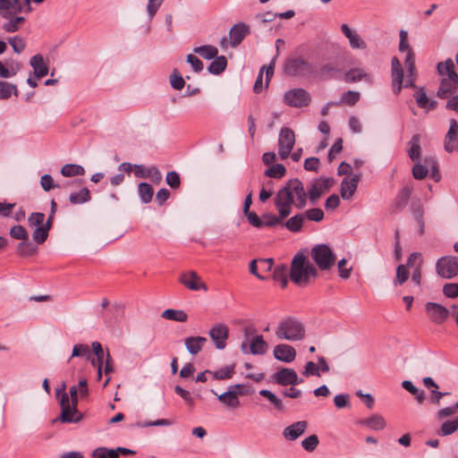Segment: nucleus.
<instances>
[{
	"label": "nucleus",
	"instance_id": "69168bd1",
	"mask_svg": "<svg viewBox=\"0 0 458 458\" xmlns=\"http://www.w3.org/2000/svg\"><path fill=\"white\" fill-rule=\"evenodd\" d=\"M399 37H400L399 50L401 52H408L409 50H412L409 45L407 31L402 30L400 31Z\"/></svg>",
	"mask_w": 458,
	"mask_h": 458
},
{
	"label": "nucleus",
	"instance_id": "f257e3e1",
	"mask_svg": "<svg viewBox=\"0 0 458 458\" xmlns=\"http://www.w3.org/2000/svg\"><path fill=\"white\" fill-rule=\"evenodd\" d=\"M308 195L303 183L297 178L289 180L275 197V206L284 216L292 213V206L302 209L307 204Z\"/></svg>",
	"mask_w": 458,
	"mask_h": 458
},
{
	"label": "nucleus",
	"instance_id": "cd10ccee",
	"mask_svg": "<svg viewBox=\"0 0 458 458\" xmlns=\"http://www.w3.org/2000/svg\"><path fill=\"white\" fill-rule=\"evenodd\" d=\"M211 393L217 395V399L231 409H237L240 407V400L233 392L226 391L221 394H217L215 390H211Z\"/></svg>",
	"mask_w": 458,
	"mask_h": 458
},
{
	"label": "nucleus",
	"instance_id": "2eb2a0df",
	"mask_svg": "<svg viewBox=\"0 0 458 458\" xmlns=\"http://www.w3.org/2000/svg\"><path fill=\"white\" fill-rule=\"evenodd\" d=\"M267 349L268 345L261 335H256L250 339L249 349L247 342H243L241 344V351L243 353L250 352L253 355H263L267 352Z\"/></svg>",
	"mask_w": 458,
	"mask_h": 458
},
{
	"label": "nucleus",
	"instance_id": "e2e57ef3",
	"mask_svg": "<svg viewBox=\"0 0 458 458\" xmlns=\"http://www.w3.org/2000/svg\"><path fill=\"white\" fill-rule=\"evenodd\" d=\"M165 181H166V183L173 189L178 188L181 183L180 176L174 171H171V172L167 173Z\"/></svg>",
	"mask_w": 458,
	"mask_h": 458
},
{
	"label": "nucleus",
	"instance_id": "4be33fe9",
	"mask_svg": "<svg viewBox=\"0 0 458 458\" xmlns=\"http://www.w3.org/2000/svg\"><path fill=\"white\" fill-rule=\"evenodd\" d=\"M308 428L306 420H300L291 424L283 430V436L289 441H294L304 434Z\"/></svg>",
	"mask_w": 458,
	"mask_h": 458
},
{
	"label": "nucleus",
	"instance_id": "412c9836",
	"mask_svg": "<svg viewBox=\"0 0 458 458\" xmlns=\"http://www.w3.org/2000/svg\"><path fill=\"white\" fill-rule=\"evenodd\" d=\"M30 67L33 68L35 79H41L47 75L49 72L48 60L38 54L30 58Z\"/></svg>",
	"mask_w": 458,
	"mask_h": 458
},
{
	"label": "nucleus",
	"instance_id": "4468645a",
	"mask_svg": "<svg viewBox=\"0 0 458 458\" xmlns=\"http://www.w3.org/2000/svg\"><path fill=\"white\" fill-rule=\"evenodd\" d=\"M425 310L429 319L437 325L444 323L449 317V310L445 306L437 302H427Z\"/></svg>",
	"mask_w": 458,
	"mask_h": 458
},
{
	"label": "nucleus",
	"instance_id": "4c0bfd02",
	"mask_svg": "<svg viewBox=\"0 0 458 458\" xmlns=\"http://www.w3.org/2000/svg\"><path fill=\"white\" fill-rule=\"evenodd\" d=\"M361 423L373 430H382L386 427L385 420L377 414L362 420Z\"/></svg>",
	"mask_w": 458,
	"mask_h": 458
},
{
	"label": "nucleus",
	"instance_id": "8fccbe9b",
	"mask_svg": "<svg viewBox=\"0 0 458 458\" xmlns=\"http://www.w3.org/2000/svg\"><path fill=\"white\" fill-rule=\"evenodd\" d=\"M85 357L88 360L91 358L89 347L86 344H75L72 348V358L73 357Z\"/></svg>",
	"mask_w": 458,
	"mask_h": 458
},
{
	"label": "nucleus",
	"instance_id": "864d4df0",
	"mask_svg": "<svg viewBox=\"0 0 458 458\" xmlns=\"http://www.w3.org/2000/svg\"><path fill=\"white\" fill-rule=\"evenodd\" d=\"M409 278V272L405 265H399L396 268V278L394 282L395 285H402Z\"/></svg>",
	"mask_w": 458,
	"mask_h": 458
},
{
	"label": "nucleus",
	"instance_id": "bf43d9fd",
	"mask_svg": "<svg viewBox=\"0 0 458 458\" xmlns=\"http://www.w3.org/2000/svg\"><path fill=\"white\" fill-rule=\"evenodd\" d=\"M170 83L171 86L176 90L182 89L185 85L183 78L176 70L170 76Z\"/></svg>",
	"mask_w": 458,
	"mask_h": 458
},
{
	"label": "nucleus",
	"instance_id": "393cba45",
	"mask_svg": "<svg viewBox=\"0 0 458 458\" xmlns=\"http://www.w3.org/2000/svg\"><path fill=\"white\" fill-rule=\"evenodd\" d=\"M360 174H354L351 179L344 178L341 182V197L344 199H350L355 193L359 181Z\"/></svg>",
	"mask_w": 458,
	"mask_h": 458
},
{
	"label": "nucleus",
	"instance_id": "de8ad7c7",
	"mask_svg": "<svg viewBox=\"0 0 458 458\" xmlns=\"http://www.w3.org/2000/svg\"><path fill=\"white\" fill-rule=\"evenodd\" d=\"M458 429V417L454 420L445 421L440 428L439 434L441 436H449Z\"/></svg>",
	"mask_w": 458,
	"mask_h": 458
},
{
	"label": "nucleus",
	"instance_id": "c03bdc74",
	"mask_svg": "<svg viewBox=\"0 0 458 458\" xmlns=\"http://www.w3.org/2000/svg\"><path fill=\"white\" fill-rule=\"evenodd\" d=\"M259 394L266 397L276 409L277 411H284V406L280 398H278L274 393L267 389H262L259 391Z\"/></svg>",
	"mask_w": 458,
	"mask_h": 458
},
{
	"label": "nucleus",
	"instance_id": "6ab92c4d",
	"mask_svg": "<svg viewBox=\"0 0 458 458\" xmlns=\"http://www.w3.org/2000/svg\"><path fill=\"white\" fill-rule=\"evenodd\" d=\"M330 180L328 178H321L316 180L309 189L308 196L311 204H315L321 195L330 188Z\"/></svg>",
	"mask_w": 458,
	"mask_h": 458
},
{
	"label": "nucleus",
	"instance_id": "052dcab7",
	"mask_svg": "<svg viewBox=\"0 0 458 458\" xmlns=\"http://www.w3.org/2000/svg\"><path fill=\"white\" fill-rule=\"evenodd\" d=\"M428 173V167L420 163H416L412 167V175L417 180L424 179L427 176Z\"/></svg>",
	"mask_w": 458,
	"mask_h": 458
},
{
	"label": "nucleus",
	"instance_id": "f8f14e48",
	"mask_svg": "<svg viewBox=\"0 0 458 458\" xmlns=\"http://www.w3.org/2000/svg\"><path fill=\"white\" fill-rule=\"evenodd\" d=\"M209 337L218 350H224L229 337V327L223 323L215 324L208 332Z\"/></svg>",
	"mask_w": 458,
	"mask_h": 458
},
{
	"label": "nucleus",
	"instance_id": "a19ab883",
	"mask_svg": "<svg viewBox=\"0 0 458 458\" xmlns=\"http://www.w3.org/2000/svg\"><path fill=\"white\" fill-rule=\"evenodd\" d=\"M287 216H284V215L283 216L280 211H278V216L271 214V213H267L262 216L263 227L264 226L273 227L277 225H281V224H283L284 219L286 218Z\"/></svg>",
	"mask_w": 458,
	"mask_h": 458
},
{
	"label": "nucleus",
	"instance_id": "58836bf2",
	"mask_svg": "<svg viewBox=\"0 0 458 458\" xmlns=\"http://www.w3.org/2000/svg\"><path fill=\"white\" fill-rule=\"evenodd\" d=\"M61 174L64 177H73L83 175L85 169L83 166L76 164H66L61 168Z\"/></svg>",
	"mask_w": 458,
	"mask_h": 458
},
{
	"label": "nucleus",
	"instance_id": "a211bd4d",
	"mask_svg": "<svg viewBox=\"0 0 458 458\" xmlns=\"http://www.w3.org/2000/svg\"><path fill=\"white\" fill-rule=\"evenodd\" d=\"M449 130L445 138V149L451 153L458 149V123L455 119L449 122Z\"/></svg>",
	"mask_w": 458,
	"mask_h": 458
},
{
	"label": "nucleus",
	"instance_id": "c85d7f7f",
	"mask_svg": "<svg viewBox=\"0 0 458 458\" xmlns=\"http://www.w3.org/2000/svg\"><path fill=\"white\" fill-rule=\"evenodd\" d=\"M411 192H412L411 186L407 185V186L403 187V189H401L394 199V208L398 210H401L403 208H405L410 199Z\"/></svg>",
	"mask_w": 458,
	"mask_h": 458
},
{
	"label": "nucleus",
	"instance_id": "680f3d73",
	"mask_svg": "<svg viewBox=\"0 0 458 458\" xmlns=\"http://www.w3.org/2000/svg\"><path fill=\"white\" fill-rule=\"evenodd\" d=\"M305 217L310 221L320 222L324 218V212L318 208H310L306 211Z\"/></svg>",
	"mask_w": 458,
	"mask_h": 458
},
{
	"label": "nucleus",
	"instance_id": "9d476101",
	"mask_svg": "<svg viewBox=\"0 0 458 458\" xmlns=\"http://www.w3.org/2000/svg\"><path fill=\"white\" fill-rule=\"evenodd\" d=\"M295 144L294 131L288 127H283L278 136V155L281 159L289 157Z\"/></svg>",
	"mask_w": 458,
	"mask_h": 458
},
{
	"label": "nucleus",
	"instance_id": "4d7b16f0",
	"mask_svg": "<svg viewBox=\"0 0 458 458\" xmlns=\"http://www.w3.org/2000/svg\"><path fill=\"white\" fill-rule=\"evenodd\" d=\"M164 0H148L147 13L149 20H152L162 5Z\"/></svg>",
	"mask_w": 458,
	"mask_h": 458
},
{
	"label": "nucleus",
	"instance_id": "20e7f679",
	"mask_svg": "<svg viewBox=\"0 0 458 458\" xmlns=\"http://www.w3.org/2000/svg\"><path fill=\"white\" fill-rule=\"evenodd\" d=\"M437 72L443 76L437 96L440 98H446L453 94L458 86V74L454 72V64L451 58L444 63L440 62L437 66Z\"/></svg>",
	"mask_w": 458,
	"mask_h": 458
},
{
	"label": "nucleus",
	"instance_id": "0eeeda50",
	"mask_svg": "<svg viewBox=\"0 0 458 458\" xmlns=\"http://www.w3.org/2000/svg\"><path fill=\"white\" fill-rule=\"evenodd\" d=\"M284 71L288 76H306L313 73V67L307 61L295 57L285 61Z\"/></svg>",
	"mask_w": 458,
	"mask_h": 458
},
{
	"label": "nucleus",
	"instance_id": "0e129e2a",
	"mask_svg": "<svg viewBox=\"0 0 458 458\" xmlns=\"http://www.w3.org/2000/svg\"><path fill=\"white\" fill-rule=\"evenodd\" d=\"M9 43L13 47L14 52L17 54L21 53L26 47L25 41L18 37L9 38Z\"/></svg>",
	"mask_w": 458,
	"mask_h": 458
},
{
	"label": "nucleus",
	"instance_id": "e433bc0d",
	"mask_svg": "<svg viewBox=\"0 0 458 458\" xmlns=\"http://www.w3.org/2000/svg\"><path fill=\"white\" fill-rule=\"evenodd\" d=\"M138 192L141 201L145 204L152 200L154 195L153 187L148 182H140L138 185Z\"/></svg>",
	"mask_w": 458,
	"mask_h": 458
},
{
	"label": "nucleus",
	"instance_id": "473e14b6",
	"mask_svg": "<svg viewBox=\"0 0 458 458\" xmlns=\"http://www.w3.org/2000/svg\"><path fill=\"white\" fill-rule=\"evenodd\" d=\"M161 317L177 322H185L188 319L187 313L182 310L167 309L162 312Z\"/></svg>",
	"mask_w": 458,
	"mask_h": 458
},
{
	"label": "nucleus",
	"instance_id": "f03ea898",
	"mask_svg": "<svg viewBox=\"0 0 458 458\" xmlns=\"http://www.w3.org/2000/svg\"><path fill=\"white\" fill-rule=\"evenodd\" d=\"M318 276V269L307 259L303 253L294 255L290 268V279L299 286H306L310 279Z\"/></svg>",
	"mask_w": 458,
	"mask_h": 458
},
{
	"label": "nucleus",
	"instance_id": "774afa93",
	"mask_svg": "<svg viewBox=\"0 0 458 458\" xmlns=\"http://www.w3.org/2000/svg\"><path fill=\"white\" fill-rule=\"evenodd\" d=\"M10 234L13 238L21 240L26 238L27 232L21 225H15L11 228Z\"/></svg>",
	"mask_w": 458,
	"mask_h": 458
},
{
	"label": "nucleus",
	"instance_id": "39448f33",
	"mask_svg": "<svg viewBox=\"0 0 458 458\" xmlns=\"http://www.w3.org/2000/svg\"><path fill=\"white\" fill-rule=\"evenodd\" d=\"M275 334L280 340L295 342L304 337L305 328L300 320L288 317L280 320Z\"/></svg>",
	"mask_w": 458,
	"mask_h": 458
},
{
	"label": "nucleus",
	"instance_id": "338daca9",
	"mask_svg": "<svg viewBox=\"0 0 458 458\" xmlns=\"http://www.w3.org/2000/svg\"><path fill=\"white\" fill-rule=\"evenodd\" d=\"M249 223L257 228L263 227V218L259 217L255 212L250 211L245 215Z\"/></svg>",
	"mask_w": 458,
	"mask_h": 458
},
{
	"label": "nucleus",
	"instance_id": "f704fd0d",
	"mask_svg": "<svg viewBox=\"0 0 458 458\" xmlns=\"http://www.w3.org/2000/svg\"><path fill=\"white\" fill-rule=\"evenodd\" d=\"M288 276H290V271L286 265L276 267L273 276L276 281L280 283L283 288L286 287L288 284Z\"/></svg>",
	"mask_w": 458,
	"mask_h": 458
},
{
	"label": "nucleus",
	"instance_id": "2f4dec72",
	"mask_svg": "<svg viewBox=\"0 0 458 458\" xmlns=\"http://www.w3.org/2000/svg\"><path fill=\"white\" fill-rule=\"evenodd\" d=\"M226 65H227V60H226L225 56H224V55L217 56L216 55L215 58H213V61L210 63L209 66L208 67V71L209 73L218 75L225 70Z\"/></svg>",
	"mask_w": 458,
	"mask_h": 458
},
{
	"label": "nucleus",
	"instance_id": "423d86ee",
	"mask_svg": "<svg viewBox=\"0 0 458 458\" xmlns=\"http://www.w3.org/2000/svg\"><path fill=\"white\" fill-rule=\"evenodd\" d=\"M310 256L318 267L322 271L329 270L334 267L335 255L327 244H318L311 249Z\"/></svg>",
	"mask_w": 458,
	"mask_h": 458
},
{
	"label": "nucleus",
	"instance_id": "6e6552de",
	"mask_svg": "<svg viewBox=\"0 0 458 458\" xmlns=\"http://www.w3.org/2000/svg\"><path fill=\"white\" fill-rule=\"evenodd\" d=\"M283 100L289 106L301 108L309 106L311 98L304 89L296 88L287 90L284 95Z\"/></svg>",
	"mask_w": 458,
	"mask_h": 458
},
{
	"label": "nucleus",
	"instance_id": "6e6d98bb",
	"mask_svg": "<svg viewBox=\"0 0 458 458\" xmlns=\"http://www.w3.org/2000/svg\"><path fill=\"white\" fill-rule=\"evenodd\" d=\"M146 178L149 179L152 182L158 184L162 181V174L156 165L148 167V174Z\"/></svg>",
	"mask_w": 458,
	"mask_h": 458
},
{
	"label": "nucleus",
	"instance_id": "603ef678",
	"mask_svg": "<svg viewBox=\"0 0 458 458\" xmlns=\"http://www.w3.org/2000/svg\"><path fill=\"white\" fill-rule=\"evenodd\" d=\"M13 90L16 91L15 85L0 81V99H8Z\"/></svg>",
	"mask_w": 458,
	"mask_h": 458
},
{
	"label": "nucleus",
	"instance_id": "a18cd8bd",
	"mask_svg": "<svg viewBox=\"0 0 458 458\" xmlns=\"http://www.w3.org/2000/svg\"><path fill=\"white\" fill-rule=\"evenodd\" d=\"M286 169L282 164H276L265 171V175L270 178L279 179L284 176Z\"/></svg>",
	"mask_w": 458,
	"mask_h": 458
},
{
	"label": "nucleus",
	"instance_id": "13d9d810",
	"mask_svg": "<svg viewBox=\"0 0 458 458\" xmlns=\"http://www.w3.org/2000/svg\"><path fill=\"white\" fill-rule=\"evenodd\" d=\"M443 293L447 298L454 299L458 297V284L447 283L443 286Z\"/></svg>",
	"mask_w": 458,
	"mask_h": 458
},
{
	"label": "nucleus",
	"instance_id": "ddd939ff",
	"mask_svg": "<svg viewBox=\"0 0 458 458\" xmlns=\"http://www.w3.org/2000/svg\"><path fill=\"white\" fill-rule=\"evenodd\" d=\"M178 281L191 291L203 290L207 292L208 290V285L201 281L200 276L193 270L182 273Z\"/></svg>",
	"mask_w": 458,
	"mask_h": 458
},
{
	"label": "nucleus",
	"instance_id": "7c9ffc66",
	"mask_svg": "<svg viewBox=\"0 0 458 458\" xmlns=\"http://www.w3.org/2000/svg\"><path fill=\"white\" fill-rule=\"evenodd\" d=\"M91 199L90 192L88 188H81L79 191L72 192L69 196V201L72 205L83 204Z\"/></svg>",
	"mask_w": 458,
	"mask_h": 458
},
{
	"label": "nucleus",
	"instance_id": "1a4fd4ad",
	"mask_svg": "<svg viewBox=\"0 0 458 458\" xmlns=\"http://www.w3.org/2000/svg\"><path fill=\"white\" fill-rule=\"evenodd\" d=\"M437 273L439 276L451 279L458 275V257L446 256L437 259Z\"/></svg>",
	"mask_w": 458,
	"mask_h": 458
},
{
	"label": "nucleus",
	"instance_id": "5701e85b",
	"mask_svg": "<svg viewBox=\"0 0 458 458\" xmlns=\"http://www.w3.org/2000/svg\"><path fill=\"white\" fill-rule=\"evenodd\" d=\"M295 349L289 344H280L274 348V357L280 361L289 363L295 359Z\"/></svg>",
	"mask_w": 458,
	"mask_h": 458
},
{
	"label": "nucleus",
	"instance_id": "9b49d317",
	"mask_svg": "<svg viewBox=\"0 0 458 458\" xmlns=\"http://www.w3.org/2000/svg\"><path fill=\"white\" fill-rule=\"evenodd\" d=\"M61 415L60 420L64 423L79 422L82 415L77 410V405L70 403L68 394L64 393L61 396Z\"/></svg>",
	"mask_w": 458,
	"mask_h": 458
},
{
	"label": "nucleus",
	"instance_id": "bb28decb",
	"mask_svg": "<svg viewBox=\"0 0 458 458\" xmlns=\"http://www.w3.org/2000/svg\"><path fill=\"white\" fill-rule=\"evenodd\" d=\"M52 227V217H48L44 225L36 226L32 233L33 240L40 244L46 242L48 237V233Z\"/></svg>",
	"mask_w": 458,
	"mask_h": 458
},
{
	"label": "nucleus",
	"instance_id": "49530a36",
	"mask_svg": "<svg viewBox=\"0 0 458 458\" xmlns=\"http://www.w3.org/2000/svg\"><path fill=\"white\" fill-rule=\"evenodd\" d=\"M233 373H234L233 366H225L224 368H221L218 370L212 372V376L215 379L224 380V379L231 378L233 377Z\"/></svg>",
	"mask_w": 458,
	"mask_h": 458
},
{
	"label": "nucleus",
	"instance_id": "37998d69",
	"mask_svg": "<svg viewBox=\"0 0 458 458\" xmlns=\"http://www.w3.org/2000/svg\"><path fill=\"white\" fill-rule=\"evenodd\" d=\"M337 72H339V70L332 64H325L320 67L319 71H318L317 76L323 81L329 80L334 78L335 73Z\"/></svg>",
	"mask_w": 458,
	"mask_h": 458
},
{
	"label": "nucleus",
	"instance_id": "aec40b11",
	"mask_svg": "<svg viewBox=\"0 0 458 458\" xmlns=\"http://www.w3.org/2000/svg\"><path fill=\"white\" fill-rule=\"evenodd\" d=\"M274 377L276 383L281 386H294L302 382V380H299L295 370L288 368L278 370Z\"/></svg>",
	"mask_w": 458,
	"mask_h": 458
},
{
	"label": "nucleus",
	"instance_id": "5fc2aeb1",
	"mask_svg": "<svg viewBox=\"0 0 458 458\" xmlns=\"http://www.w3.org/2000/svg\"><path fill=\"white\" fill-rule=\"evenodd\" d=\"M40 185L45 191H50L60 187L59 184L55 183L53 177L47 174L41 176Z\"/></svg>",
	"mask_w": 458,
	"mask_h": 458
},
{
	"label": "nucleus",
	"instance_id": "09e8293b",
	"mask_svg": "<svg viewBox=\"0 0 458 458\" xmlns=\"http://www.w3.org/2000/svg\"><path fill=\"white\" fill-rule=\"evenodd\" d=\"M415 98L418 106L421 108H427L428 105V108H433L435 106V102L429 103L428 98L422 88L416 93Z\"/></svg>",
	"mask_w": 458,
	"mask_h": 458
},
{
	"label": "nucleus",
	"instance_id": "79ce46f5",
	"mask_svg": "<svg viewBox=\"0 0 458 458\" xmlns=\"http://www.w3.org/2000/svg\"><path fill=\"white\" fill-rule=\"evenodd\" d=\"M360 92L353 91V90H348L342 95L340 101L335 102V105L339 106L341 104H346V105L352 106H354L360 100Z\"/></svg>",
	"mask_w": 458,
	"mask_h": 458
},
{
	"label": "nucleus",
	"instance_id": "dca6fc26",
	"mask_svg": "<svg viewBox=\"0 0 458 458\" xmlns=\"http://www.w3.org/2000/svg\"><path fill=\"white\" fill-rule=\"evenodd\" d=\"M250 28L249 25L240 22L234 24L229 30V44L233 47L239 46L244 38L250 34Z\"/></svg>",
	"mask_w": 458,
	"mask_h": 458
},
{
	"label": "nucleus",
	"instance_id": "c756f323",
	"mask_svg": "<svg viewBox=\"0 0 458 458\" xmlns=\"http://www.w3.org/2000/svg\"><path fill=\"white\" fill-rule=\"evenodd\" d=\"M361 80H370V76L361 68H353L344 73V81L348 83L360 81Z\"/></svg>",
	"mask_w": 458,
	"mask_h": 458
},
{
	"label": "nucleus",
	"instance_id": "f3484780",
	"mask_svg": "<svg viewBox=\"0 0 458 458\" xmlns=\"http://www.w3.org/2000/svg\"><path fill=\"white\" fill-rule=\"evenodd\" d=\"M392 89L395 95L402 90L403 71L397 57H393L391 61Z\"/></svg>",
	"mask_w": 458,
	"mask_h": 458
},
{
	"label": "nucleus",
	"instance_id": "7ed1b4c3",
	"mask_svg": "<svg viewBox=\"0 0 458 458\" xmlns=\"http://www.w3.org/2000/svg\"><path fill=\"white\" fill-rule=\"evenodd\" d=\"M23 2L29 4V0H0V16L10 21L4 24L3 29L7 32L16 31L25 21L21 13Z\"/></svg>",
	"mask_w": 458,
	"mask_h": 458
},
{
	"label": "nucleus",
	"instance_id": "3c124183",
	"mask_svg": "<svg viewBox=\"0 0 458 458\" xmlns=\"http://www.w3.org/2000/svg\"><path fill=\"white\" fill-rule=\"evenodd\" d=\"M319 440L317 435H310L301 441V446L307 452H313L318 445Z\"/></svg>",
	"mask_w": 458,
	"mask_h": 458
},
{
	"label": "nucleus",
	"instance_id": "72a5a7b5",
	"mask_svg": "<svg viewBox=\"0 0 458 458\" xmlns=\"http://www.w3.org/2000/svg\"><path fill=\"white\" fill-rule=\"evenodd\" d=\"M420 135L414 134L409 142L411 147L408 150V155H409V157L413 162L418 161L420 157L421 148H420Z\"/></svg>",
	"mask_w": 458,
	"mask_h": 458
},
{
	"label": "nucleus",
	"instance_id": "a878e982",
	"mask_svg": "<svg viewBox=\"0 0 458 458\" xmlns=\"http://www.w3.org/2000/svg\"><path fill=\"white\" fill-rule=\"evenodd\" d=\"M206 343L207 338L204 336H190L184 339L185 347L191 355L198 354Z\"/></svg>",
	"mask_w": 458,
	"mask_h": 458
},
{
	"label": "nucleus",
	"instance_id": "ea45409f",
	"mask_svg": "<svg viewBox=\"0 0 458 458\" xmlns=\"http://www.w3.org/2000/svg\"><path fill=\"white\" fill-rule=\"evenodd\" d=\"M195 54L199 55L207 60H211L217 55L218 50L216 47L211 45H204L197 47L193 49Z\"/></svg>",
	"mask_w": 458,
	"mask_h": 458
},
{
	"label": "nucleus",
	"instance_id": "b1692460",
	"mask_svg": "<svg viewBox=\"0 0 458 458\" xmlns=\"http://www.w3.org/2000/svg\"><path fill=\"white\" fill-rule=\"evenodd\" d=\"M341 30L349 39L350 47L352 49H365L367 47V45L361 37L355 30H352L347 24H342Z\"/></svg>",
	"mask_w": 458,
	"mask_h": 458
},
{
	"label": "nucleus",
	"instance_id": "c9c22d12",
	"mask_svg": "<svg viewBox=\"0 0 458 458\" xmlns=\"http://www.w3.org/2000/svg\"><path fill=\"white\" fill-rule=\"evenodd\" d=\"M305 221V216L302 214H297L291 218H289L285 224L284 226L293 233H297L301 231L302 228L303 223Z\"/></svg>",
	"mask_w": 458,
	"mask_h": 458
}]
</instances>
